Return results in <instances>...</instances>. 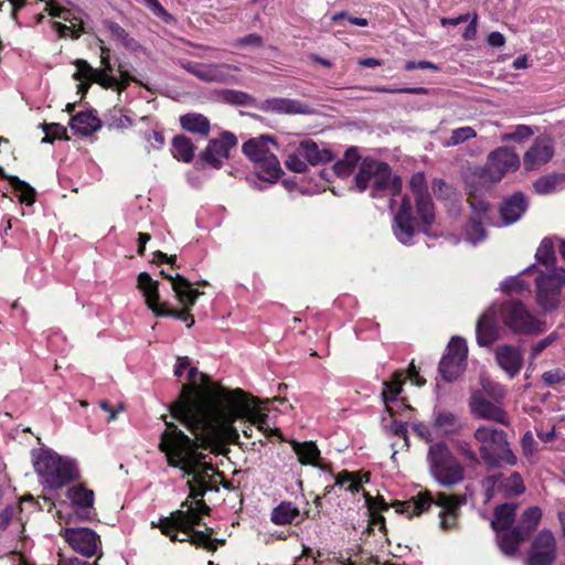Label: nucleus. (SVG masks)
I'll return each instance as SVG.
<instances>
[{
    "mask_svg": "<svg viewBox=\"0 0 565 565\" xmlns=\"http://www.w3.org/2000/svg\"><path fill=\"white\" fill-rule=\"evenodd\" d=\"M185 370L188 383L172 404L171 414L191 431L199 428L209 438H233L236 436L231 425L233 418L244 416L254 422L260 420L246 392L241 388L230 390L211 381L206 374L191 365L188 356H179L174 375L181 377Z\"/></svg>",
    "mask_w": 565,
    "mask_h": 565,
    "instance_id": "f257e3e1",
    "label": "nucleus"
},
{
    "mask_svg": "<svg viewBox=\"0 0 565 565\" xmlns=\"http://www.w3.org/2000/svg\"><path fill=\"white\" fill-rule=\"evenodd\" d=\"M159 447L166 454L169 465L181 468L190 478L188 480L190 495L182 503L181 510L160 520L158 526L171 541L190 542L209 551H215L217 543L223 544L224 541L211 539L212 529H207L209 533L193 530L210 511L201 498L207 490L213 489L211 483V478L215 475L213 465L207 462L205 455L198 450L196 441L172 424H167Z\"/></svg>",
    "mask_w": 565,
    "mask_h": 565,
    "instance_id": "f03ea898",
    "label": "nucleus"
},
{
    "mask_svg": "<svg viewBox=\"0 0 565 565\" xmlns=\"http://www.w3.org/2000/svg\"><path fill=\"white\" fill-rule=\"evenodd\" d=\"M411 193L405 194L402 204L394 215L393 232L403 244H412L415 234L416 218L413 216L412 200L416 204L418 218L423 223V232L428 234V227L435 221V210L431 196L428 192L426 178L423 172H417L409 180Z\"/></svg>",
    "mask_w": 565,
    "mask_h": 565,
    "instance_id": "7ed1b4c3",
    "label": "nucleus"
},
{
    "mask_svg": "<svg viewBox=\"0 0 565 565\" xmlns=\"http://www.w3.org/2000/svg\"><path fill=\"white\" fill-rule=\"evenodd\" d=\"M35 473L44 488L58 490L79 479V468L75 459L62 456L51 448L32 450Z\"/></svg>",
    "mask_w": 565,
    "mask_h": 565,
    "instance_id": "20e7f679",
    "label": "nucleus"
},
{
    "mask_svg": "<svg viewBox=\"0 0 565 565\" xmlns=\"http://www.w3.org/2000/svg\"><path fill=\"white\" fill-rule=\"evenodd\" d=\"M354 182L361 192L372 186L371 195L373 198L396 196L402 191L401 178L392 174L387 163L373 159L362 161Z\"/></svg>",
    "mask_w": 565,
    "mask_h": 565,
    "instance_id": "39448f33",
    "label": "nucleus"
},
{
    "mask_svg": "<svg viewBox=\"0 0 565 565\" xmlns=\"http://www.w3.org/2000/svg\"><path fill=\"white\" fill-rule=\"evenodd\" d=\"M473 437L479 444L480 457L489 468H498L501 463L516 465L518 458L503 430L491 425H481L475 430Z\"/></svg>",
    "mask_w": 565,
    "mask_h": 565,
    "instance_id": "423d86ee",
    "label": "nucleus"
},
{
    "mask_svg": "<svg viewBox=\"0 0 565 565\" xmlns=\"http://www.w3.org/2000/svg\"><path fill=\"white\" fill-rule=\"evenodd\" d=\"M276 149L277 143L269 136L252 138L242 147L244 154L255 164L258 179L270 184L276 183L282 173Z\"/></svg>",
    "mask_w": 565,
    "mask_h": 565,
    "instance_id": "0eeeda50",
    "label": "nucleus"
},
{
    "mask_svg": "<svg viewBox=\"0 0 565 565\" xmlns=\"http://www.w3.org/2000/svg\"><path fill=\"white\" fill-rule=\"evenodd\" d=\"M427 463L431 477L444 487H454L465 478L463 466L443 441L433 444L429 447Z\"/></svg>",
    "mask_w": 565,
    "mask_h": 565,
    "instance_id": "6e6552de",
    "label": "nucleus"
},
{
    "mask_svg": "<svg viewBox=\"0 0 565 565\" xmlns=\"http://www.w3.org/2000/svg\"><path fill=\"white\" fill-rule=\"evenodd\" d=\"M520 168V157L509 147H499L491 151L484 166L477 175L482 185H491L500 182L508 173Z\"/></svg>",
    "mask_w": 565,
    "mask_h": 565,
    "instance_id": "1a4fd4ad",
    "label": "nucleus"
},
{
    "mask_svg": "<svg viewBox=\"0 0 565 565\" xmlns=\"http://www.w3.org/2000/svg\"><path fill=\"white\" fill-rule=\"evenodd\" d=\"M536 303L543 313L556 311L561 305V291L565 287V268L555 267L543 271L535 279Z\"/></svg>",
    "mask_w": 565,
    "mask_h": 565,
    "instance_id": "9d476101",
    "label": "nucleus"
},
{
    "mask_svg": "<svg viewBox=\"0 0 565 565\" xmlns=\"http://www.w3.org/2000/svg\"><path fill=\"white\" fill-rule=\"evenodd\" d=\"M161 274L171 281L172 289L179 303L182 306V309L174 310L167 306L162 312H157V317H173L185 322L190 328L194 323V318L190 313V310L195 305L199 296L202 295V292L195 289L188 279L179 274L172 276L166 274L164 270H161Z\"/></svg>",
    "mask_w": 565,
    "mask_h": 565,
    "instance_id": "9b49d317",
    "label": "nucleus"
},
{
    "mask_svg": "<svg viewBox=\"0 0 565 565\" xmlns=\"http://www.w3.org/2000/svg\"><path fill=\"white\" fill-rule=\"evenodd\" d=\"M500 319L515 333H542L545 322L536 319L520 301H508L498 306Z\"/></svg>",
    "mask_w": 565,
    "mask_h": 565,
    "instance_id": "f8f14e48",
    "label": "nucleus"
},
{
    "mask_svg": "<svg viewBox=\"0 0 565 565\" xmlns=\"http://www.w3.org/2000/svg\"><path fill=\"white\" fill-rule=\"evenodd\" d=\"M182 66L202 82L226 85L237 83L236 74L241 71L238 66L227 63L186 62Z\"/></svg>",
    "mask_w": 565,
    "mask_h": 565,
    "instance_id": "ddd939ff",
    "label": "nucleus"
},
{
    "mask_svg": "<svg viewBox=\"0 0 565 565\" xmlns=\"http://www.w3.org/2000/svg\"><path fill=\"white\" fill-rule=\"evenodd\" d=\"M247 396L250 398V404L254 405V411L257 415H259L262 418L259 422H254L252 420V418H248V417H244V416H237L235 418L232 419L231 422V425H232V428L235 430L236 433V436L235 437H215V438H209L206 437L205 435H203V433H201V429H194L192 431V434L195 436V439L196 440H200L201 441V446L203 447H210V446H213V445H217V444H221V443H236L237 439L239 438V434H238V430L237 428L234 426L235 422L236 420H242L244 423V428H243V433L246 437H252V427L253 426H256L259 430H267V427H266V424H267V420H268V415L264 412V409L260 407V401L254 396H252L250 394L247 393Z\"/></svg>",
    "mask_w": 565,
    "mask_h": 565,
    "instance_id": "4468645a",
    "label": "nucleus"
},
{
    "mask_svg": "<svg viewBox=\"0 0 565 565\" xmlns=\"http://www.w3.org/2000/svg\"><path fill=\"white\" fill-rule=\"evenodd\" d=\"M467 355L468 348L466 341L460 337H452L446 354L439 362V373L445 381L451 382L463 372L467 364Z\"/></svg>",
    "mask_w": 565,
    "mask_h": 565,
    "instance_id": "2eb2a0df",
    "label": "nucleus"
},
{
    "mask_svg": "<svg viewBox=\"0 0 565 565\" xmlns=\"http://www.w3.org/2000/svg\"><path fill=\"white\" fill-rule=\"evenodd\" d=\"M46 11L51 17L61 20L55 23L56 31L61 36L77 39L84 32V22L81 10L66 9L51 0L46 2Z\"/></svg>",
    "mask_w": 565,
    "mask_h": 565,
    "instance_id": "dca6fc26",
    "label": "nucleus"
},
{
    "mask_svg": "<svg viewBox=\"0 0 565 565\" xmlns=\"http://www.w3.org/2000/svg\"><path fill=\"white\" fill-rule=\"evenodd\" d=\"M76 72L74 78L79 82L77 92L82 95L86 94L92 83H97L104 88H115L117 78L107 71H98L93 68L86 61L77 60L75 62Z\"/></svg>",
    "mask_w": 565,
    "mask_h": 565,
    "instance_id": "f3484780",
    "label": "nucleus"
},
{
    "mask_svg": "<svg viewBox=\"0 0 565 565\" xmlns=\"http://www.w3.org/2000/svg\"><path fill=\"white\" fill-rule=\"evenodd\" d=\"M556 558V541L553 533L542 530L532 543L529 565H552Z\"/></svg>",
    "mask_w": 565,
    "mask_h": 565,
    "instance_id": "a211bd4d",
    "label": "nucleus"
},
{
    "mask_svg": "<svg viewBox=\"0 0 565 565\" xmlns=\"http://www.w3.org/2000/svg\"><path fill=\"white\" fill-rule=\"evenodd\" d=\"M63 536L73 550L86 557L95 555L99 546L98 535L88 527L65 529Z\"/></svg>",
    "mask_w": 565,
    "mask_h": 565,
    "instance_id": "6ab92c4d",
    "label": "nucleus"
},
{
    "mask_svg": "<svg viewBox=\"0 0 565 565\" xmlns=\"http://www.w3.org/2000/svg\"><path fill=\"white\" fill-rule=\"evenodd\" d=\"M466 503L463 495L437 493L433 505L440 509L438 515L440 519V527L443 530H451L457 525L458 511Z\"/></svg>",
    "mask_w": 565,
    "mask_h": 565,
    "instance_id": "aec40b11",
    "label": "nucleus"
},
{
    "mask_svg": "<svg viewBox=\"0 0 565 565\" xmlns=\"http://www.w3.org/2000/svg\"><path fill=\"white\" fill-rule=\"evenodd\" d=\"M553 156V141L547 136H540L523 156L524 168L529 171L537 170L550 162Z\"/></svg>",
    "mask_w": 565,
    "mask_h": 565,
    "instance_id": "412c9836",
    "label": "nucleus"
},
{
    "mask_svg": "<svg viewBox=\"0 0 565 565\" xmlns=\"http://www.w3.org/2000/svg\"><path fill=\"white\" fill-rule=\"evenodd\" d=\"M236 142L237 139L232 132H223L218 139H213L209 142L203 152V160L216 169L221 168L224 160L230 156V149Z\"/></svg>",
    "mask_w": 565,
    "mask_h": 565,
    "instance_id": "4be33fe9",
    "label": "nucleus"
},
{
    "mask_svg": "<svg viewBox=\"0 0 565 565\" xmlns=\"http://www.w3.org/2000/svg\"><path fill=\"white\" fill-rule=\"evenodd\" d=\"M498 306L488 308L477 321L476 337L480 347H488L499 338Z\"/></svg>",
    "mask_w": 565,
    "mask_h": 565,
    "instance_id": "5701e85b",
    "label": "nucleus"
},
{
    "mask_svg": "<svg viewBox=\"0 0 565 565\" xmlns=\"http://www.w3.org/2000/svg\"><path fill=\"white\" fill-rule=\"evenodd\" d=\"M472 216L465 230L466 239L477 244L486 238L484 224L488 222V205L482 201H471Z\"/></svg>",
    "mask_w": 565,
    "mask_h": 565,
    "instance_id": "b1692460",
    "label": "nucleus"
},
{
    "mask_svg": "<svg viewBox=\"0 0 565 565\" xmlns=\"http://www.w3.org/2000/svg\"><path fill=\"white\" fill-rule=\"evenodd\" d=\"M66 498L81 520L89 519L94 505V491L78 483L66 490Z\"/></svg>",
    "mask_w": 565,
    "mask_h": 565,
    "instance_id": "393cba45",
    "label": "nucleus"
},
{
    "mask_svg": "<svg viewBox=\"0 0 565 565\" xmlns=\"http://www.w3.org/2000/svg\"><path fill=\"white\" fill-rule=\"evenodd\" d=\"M402 373H395L393 379L388 382L383 383L382 397L385 404L386 411L394 416L402 411H409L411 406L407 405L404 399H398L397 396L402 392L403 377Z\"/></svg>",
    "mask_w": 565,
    "mask_h": 565,
    "instance_id": "a878e982",
    "label": "nucleus"
},
{
    "mask_svg": "<svg viewBox=\"0 0 565 565\" xmlns=\"http://www.w3.org/2000/svg\"><path fill=\"white\" fill-rule=\"evenodd\" d=\"M137 288L142 294L147 307L154 316H157V312H162L168 306L164 302H160L159 284L148 273L143 271L138 275Z\"/></svg>",
    "mask_w": 565,
    "mask_h": 565,
    "instance_id": "bb28decb",
    "label": "nucleus"
},
{
    "mask_svg": "<svg viewBox=\"0 0 565 565\" xmlns=\"http://www.w3.org/2000/svg\"><path fill=\"white\" fill-rule=\"evenodd\" d=\"M137 288L142 294L147 307L154 316H157V312H162L168 306L164 302H160L159 284L148 273L143 271L138 275Z\"/></svg>",
    "mask_w": 565,
    "mask_h": 565,
    "instance_id": "cd10ccee",
    "label": "nucleus"
},
{
    "mask_svg": "<svg viewBox=\"0 0 565 565\" xmlns=\"http://www.w3.org/2000/svg\"><path fill=\"white\" fill-rule=\"evenodd\" d=\"M497 363L510 379L515 377L522 367L523 358L521 351L512 345H500L494 352Z\"/></svg>",
    "mask_w": 565,
    "mask_h": 565,
    "instance_id": "c85d7f7f",
    "label": "nucleus"
},
{
    "mask_svg": "<svg viewBox=\"0 0 565 565\" xmlns=\"http://www.w3.org/2000/svg\"><path fill=\"white\" fill-rule=\"evenodd\" d=\"M470 409L473 415L479 418L494 420L497 423L508 425L505 413L499 406L483 398L480 394L475 393L470 399Z\"/></svg>",
    "mask_w": 565,
    "mask_h": 565,
    "instance_id": "c756f323",
    "label": "nucleus"
},
{
    "mask_svg": "<svg viewBox=\"0 0 565 565\" xmlns=\"http://www.w3.org/2000/svg\"><path fill=\"white\" fill-rule=\"evenodd\" d=\"M499 483L500 487L504 489L508 494L511 495H520L525 491V487L521 476L518 472H513L509 478L502 480L501 476H490L486 478L482 482L483 488L486 489V499L487 501L491 500L493 497L492 488Z\"/></svg>",
    "mask_w": 565,
    "mask_h": 565,
    "instance_id": "7c9ffc66",
    "label": "nucleus"
},
{
    "mask_svg": "<svg viewBox=\"0 0 565 565\" xmlns=\"http://www.w3.org/2000/svg\"><path fill=\"white\" fill-rule=\"evenodd\" d=\"M263 109L276 114L308 115L312 110L309 105L291 98L274 97L264 102Z\"/></svg>",
    "mask_w": 565,
    "mask_h": 565,
    "instance_id": "2f4dec72",
    "label": "nucleus"
},
{
    "mask_svg": "<svg viewBox=\"0 0 565 565\" xmlns=\"http://www.w3.org/2000/svg\"><path fill=\"white\" fill-rule=\"evenodd\" d=\"M527 209V201L523 193L516 192L508 198L500 207L502 225H511L519 221Z\"/></svg>",
    "mask_w": 565,
    "mask_h": 565,
    "instance_id": "473e14b6",
    "label": "nucleus"
},
{
    "mask_svg": "<svg viewBox=\"0 0 565 565\" xmlns=\"http://www.w3.org/2000/svg\"><path fill=\"white\" fill-rule=\"evenodd\" d=\"M435 495H433L431 492H419L416 497L412 498L411 500L399 502L397 504L396 511L401 514H405L408 518L419 515L433 505Z\"/></svg>",
    "mask_w": 565,
    "mask_h": 565,
    "instance_id": "72a5a7b5",
    "label": "nucleus"
},
{
    "mask_svg": "<svg viewBox=\"0 0 565 565\" xmlns=\"http://www.w3.org/2000/svg\"><path fill=\"white\" fill-rule=\"evenodd\" d=\"M370 473H364L362 478H358V475L349 471H342L335 477L333 486H327L324 488L323 495L327 497L335 488L344 489L351 493H356L361 490L363 482H369Z\"/></svg>",
    "mask_w": 565,
    "mask_h": 565,
    "instance_id": "f704fd0d",
    "label": "nucleus"
},
{
    "mask_svg": "<svg viewBox=\"0 0 565 565\" xmlns=\"http://www.w3.org/2000/svg\"><path fill=\"white\" fill-rule=\"evenodd\" d=\"M298 152L307 162L312 166L330 162L334 159V156L330 149H320L319 146L311 140L301 141L298 146Z\"/></svg>",
    "mask_w": 565,
    "mask_h": 565,
    "instance_id": "c9c22d12",
    "label": "nucleus"
},
{
    "mask_svg": "<svg viewBox=\"0 0 565 565\" xmlns=\"http://www.w3.org/2000/svg\"><path fill=\"white\" fill-rule=\"evenodd\" d=\"M565 190V173H550L533 182V191L539 195H551Z\"/></svg>",
    "mask_w": 565,
    "mask_h": 565,
    "instance_id": "e433bc0d",
    "label": "nucleus"
},
{
    "mask_svg": "<svg viewBox=\"0 0 565 565\" xmlns=\"http://www.w3.org/2000/svg\"><path fill=\"white\" fill-rule=\"evenodd\" d=\"M525 539L526 536L522 533V530L516 526L511 530L497 532V544L507 556L514 555Z\"/></svg>",
    "mask_w": 565,
    "mask_h": 565,
    "instance_id": "4c0bfd02",
    "label": "nucleus"
},
{
    "mask_svg": "<svg viewBox=\"0 0 565 565\" xmlns=\"http://www.w3.org/2000/svg\"><path fill=\"white\" fill-rule=\"evenodd\" d=\"M434 427L439 434L448 436L459 433L462 429V423L460 418L451 412L435 411Z\"/></svg>",
    "mask_w": 565,
    "mask_h": 565,
    "instance_id": "58836bf2",
    "label": "nucleus"
},
{
    "mask_svg": "<svg viewBox=\"0 0 565 565\" xmlns=\"http://www.w3.org/2000/svg\"><path fill=\"white\" fill-rule=\"evenodd\" d=\"M516 508L518 505L513 503H503L497 507L491 521V527L493 531L502 532L510 530V526L515 520Z\"/></svg>",
    "mask_w": 565,
    "mask_h": 565,
    "instance_id": "ea45409f",
    "label": "nucleus"
},
{
    "mask_svg": "<svg viewBox=\"0 0 565 565\" xmlns=\"http://www.w3.org/2000/svg\"><path fill=\"white\" fill-rule=\"evenodd\" d=\"M71 129L75 134L89 136L100 127V120L90 113H78L72 117Z\"/></svg>",
    "mask_w": 565,
    "mask_h": 565,
    "instance_id": "a19ab883",
    "label": "nucleus"
},
{
    "mask_svg": "<svg viewBox=\"0 0 565 565\" xmlns=\"http://www.w3.org/2000/svg\"><path fill=\"white\" fill-rule=\"evenodd\" d=\"M292 450L298 456V460L302 465L318 466L320 459V450L313 441L299 443L290 441Z\"/></svg>",
    "mask_w": 565,
    "mask_h": 565,
    "instance_id": "79ce46f5",
    "label": "nucleus"
},
{
    "mask_svg": "<svg viewBox=\"0 0 565 565\" xmlns=\"http://www.w3.org/2000/svg\"><path fill=\"white\" fill-rule=\"evenodd\" d=\"M181 127L190 132L206 137L210 132V120L198 113H189L180 117Z\"/></svg>",
    "mask_w": 565,
    "mask_h": 565,
    "instance_id": "37998d69",
    "label": "nucleus"
},
{
    "mask_svg": "<svg viewBox=\"0 0 565 565\" xmlns=\"http://www.w3.org/2000/svg\"><path fill=\"white\" fill-rule=\"evenodd\" d=\"M299 515V510L291 502H281L270 515L273 523L277 525L290 524Z\"/></svg>",
    "mask_w": 565,
    "mask_h": 565,
    "instance_id": "c03bdc74",
    "label": "nucleus"
},
{
    "mask_svg": "<svg viewBox=\"0 0 565 565\" xmlns=\"http://www.w3.org/2000/svg\"><path fill=\"white\" fill-rule=\"evenodd\" d=\"M172 153L174 158L190 162L194 156V146L188 137L177 136L172 141Z\"/></svg>",
    "mask_w": 565,
    "mask_h": 565,
    "instance_id": "a18cd8bd",
    "label": "nucleus"
},
{
    "mask_svg": "<svg viewBox=\"0 0 565 565\" xmlns=\"http://www.w3.org/2000/svg\"><path fill=\"white\" fill-rule=\"evenodd\" d=\"M541 518L542 510L539 507H530L522 514L516 527L521 529L522 533L527 537L536 529Z\"/></svg>",
    "mask_w": 565,
    "mask_h": 565,
    "instance_id": "49530a36",
    "label": "nucleus"
},
{
    "mask_svg": "<svg viewBox=\"0 0 565 565\" xmlns=\"http://www.w3.org/2000/svg\"><path fill=\"white\" fill-rule=\"evenodd\" d=\"M359 161V153L356 148H350L345 151L344 158L335 162L333 169L339 177H348L352 173L356 162Z\"/></svg>",
    "mask_w": 565,
    "mask_h": 565,
    "instance_id": "de8ad7c7",
    "label": "nucleus"
},
{
    "mask_svg": "<svg viewBox=\"0 0 565 565\" xmlns=\"http://www.w3.org/2000/svg\"><path fill=\"white\" fill-rule=\"evenodd\" d=\"M522 455L525 459L534 463L539 460V446L535 441L532 431L527 430L520 440Z\"/></svg>",
    "mask_w": 565,
    "mask_h": 565,
    "instance_id": "09e8293b",
    "label": "nucleus"
},
{
    "mask_svg": "<svg viewBox=\"0 0 565 565\" xmlns=\"http://www.w3.org/2000/svg\"><path fill=\"white\" fill-rule=\"evenodd\" d=\"M13 189L19 193V200L26 205L34 202V190L25 182L19 180L17 177L10 179Z\"/></svg>",
    "mask_w": 565,
    "mask_h": 565,
    "instance_id": "8fccbe9b",
    "label": "nucleus"
},
{
    "mask_svg": "<svg viewBox=\"0 0 565 565\" xmlns=\"http://www.w3.org/2000/svg\"><path fill=\"white\" fill-rule=\"evenodd\" d=\"M477 136L476 130L470 126L460 127L451 131L450 138L445 142L446 146H458Z\"/></svg>",
    "mask_w": 565,
    "mask_h": 565,
    "instance_id": "3c124183",
    "label": "nucleus"
},
{
    "mask_svg": "<svg viewBox=\"0 0 565 565\" xmlns=\"http://www.w3.org/2000/svg\"><path fill=\"white\" fill-rule=\"evenodd\" d=\"M535 258L537 263L544 265H548L554 260V247L550 238L542 239L536 249Z\"/></svg>",
    "mask_w": 565,
    "mask_h": 565,
    "instance_id": "603ef678",
    "label": "nucleus"
},
{
    "mask_svg": "<svg viewBox=\"0 0 565 565\" xmlns=\"http://www.w3.org/2000/svg\"><path fill=\"white\" fill-rule=\"evenodd\" d=\"M534 134L533 129L527 125H518L509 134H504L501 137L502 141H516L522 142L527 140Z\"/></svg>",
    "mask_w": 565,
    "mask_h": 565,
    "instance_id": "864d4df0",
    "label": "nucleus"
},
{
    "mask_svg": "<svg viewBox=\"0 0 565 565\" xmlns=\"http://www.w3.org/2000/svg\"><path fill=\"white\" fill-rule=\"evenodd\" d=\"M500 289L504 292L515 291V292L520 294L523 290H527L529 286L519 276H512V277L504 279L500 284Z\"/></svg>",
    "mask_w": 565,
    "mask_h": 565,
    "instance_id": "5fc2aeb1",
    "label": "nucleus"
},
{
    "mask_svg": "<svg viewBox=\"0 0 565 565\" xmlns=\"http://www.w3.org/2000/svg\"><path fill=\"white\" fill-rule=\"evenodd\" d=\"M286 167L294 172L302 173L307 171V161L299 154L298 149L295 153L289 154L286 160Z\"/></svg>",
    "mask_w": 565,
    "mask_h": 565,
    "instance_id": "6e6d98bb",
    "label": "nucleus"
},
{
    "mask_svg": "<svg viewBox=\"0 0 565 565\" xmlns=\"http://www.w3.org/2000/svg\"><path fill=\"white\" fill-rule=\"evenodd\" d=\"M224 98L228 103L236 105H248L252 102V97L247 93L234 89L225 90Z\"/></svg>",
    "mask_w": 565,
    "mask_h": 565,
    "instance_id": "4d7b16f0",
    "label": "nucleus"
},
{
    "mask_svg": "<svg viewBox=\"0 0 565 565\" xmlns=\"http://www.w3.org/2000/svg\"><path fill=\"white\" fill-rule=\"evenodd\" d=\"M455 447L465 459L475 465L479 463V458L469 443L465 440H457Z\"/></svg>",
    "mask_w": 565,
    "mask_h": 565,
    "instance_id": "13d9d810",
    "label": "nucleus"
},
{
    "mask_svg": "<svg viewBox=\"0 0 565 565\" xmlns=\"http://www.w3.org/2000/svg\"><path fill=\"white\" fill-rule=\"evenodd\" d=\"M559 338L557 332H552L544 339H541L537 341L531 350V358L536 359L542 351H544L547 347H550L552 343H554Z\"/></svg>",
    "mask_w": 565,
    "mask_h": 565,
    "instance_id": "bf43d9fd",
    "label": "nucleus"
},
{
    "mask_svg": "<svg viewBox=\"0 0 565 565\" xmlns=\"http://www.w3.org/2000/svg\"><path fill=\"white\" fill-rule=\"evenodd\" d=\"M364 497H365V503H366L371 514L373 515L374 521H377V520L382 521L383 518L381 515L377 516L376 511L387 509V504L385 503V501L383 499H373L369 493H365Z\"/></svg>",
    "mask_w": 565,
    "mask_h": 565,
    "instance_id": "052dcab7",
    "label": "nucleus"
},
{
    "mask_svg": "<svg viewBox=\"0 0 565 565\" xmlns=\"http://www.w3.org/2000/svg\"><path fill=\"white\" fill-rule=\"evenodd\" d=\"M107 29L116 40L121 42L125 46H130V39L128 33L118 23L109 22L107 24Z\"/></svg>",
    "mask_w": 565,
    "mask_h": 565,
    "instance_id": "680f3d73",
    "label": "nucleus"
},
{
    "mask_svg": "<svg viewBox=\"0 0 565 565\" xmlns=\"http://www.w3.org/2000/svg\"><path fill=\"white\" fill-rule=\"evenodd\" d=\"M145 138L148 142V150H159L164 145V137L160 131L151 130L145 134Z\"/></svg>",
    "mask_w": 565,
    "mask_h": 565,
    "instance_id": "e2e57ef3",
    "label": "nucleus"
},
{
    "mask_svg": "<svg viewBox=\"0 0 565 565\" xmlns=\"http://www.w3.org/2000/svg\"><path fill=\"white\" fill-rule=\"evenodd\" d=\"M482 387L495 399L502 398L505 395V388L501 384L484 380L482 381Z\"/></svg>",
    "mask_w": 565,
    "mask_h": 565,
    "instance_id": "0e129e2a",
    "label": "nucleus"
},
{
    "mask_svg": "<svg viewBox=\"0 0 565 565\" xmlns=\"http://www.w3.org/2000/svg\"><path fill=\"white\" fill-rule=\"evenodd\" d=\"M542 380L546 385H554L565 380V372L561 369L550 370L542 374Z\"/></svg>",
    "mask_w": 565,
    "mask_h": 565,
    "instance_id": "69168bd1",
    "label": "nucleus"
},
{
    "mask_svg": "<svg viewBox=\"0 0 565 565\" xmlns=\"http://www.w3.org/2000/svg\"><path fill=\"white\" fill-rule=\"evenodd\" d=\"M45 137L43 138V142H52L55 138H61L65 132V128L58 124H51L44 126Z\"/></svg>",
    "mask_w": 565,
    "mask_h": 565,
    "instance_id": "338daca9",
    "label": "nucleus"
},
{
    "mask_svg": "<svg viewBox=\"0 0 565 565\" xmlns=\"http://www.w3.org/2000/svg\"><path fill=\"white\" fill-rule=\"evenodd\" d=\"M263 45V39L255 33L248 34L246 36L236 39L234 41V46L242 47V46H262Z\"/></svg>",
    "mask_w": 565,
    "mask_h": 565,
    "instance_id": "774afa93",
    "label": "nucleus"
}]
</instances>
